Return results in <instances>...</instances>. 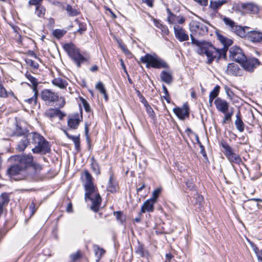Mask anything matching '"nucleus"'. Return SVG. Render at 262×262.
I'll return each mask as SVG.
<instances>
[{"instance_id":"obj_1","label":"nucleus","mask_w":262,"mask_h":262,"mask_svg":"<svg viewBox=\"0 0 262 262\" xmlns=\"http://www.w3.org/2000/svg\"><path fill=\"white\" fill-rule=\"evenodd\" d=\"M191 43L198 47L196 51L198 54L207 56V63L208 64H211L215 59L218 62L221 58H227L226 53L228 48H216L211 42L204 40H198L192 36Z\"/></svg>"},{"instance_id":"obj_2","label":"nucleus","mask_w":262,"mask_h":262,"mask_svg":"<svg viewBox=\"0 0 262 262\" xmlns=\"http://www.w3.org/2000/svg\"><path fill=\"white\" fill-rule=\"evenodd\" d=\"M11 159L30 175L33 177H29L30 179L37 181L39 178V173L37 169L36 165L33 161V157L31 155H16L11 157Z\"/></svg>"},{"instance_id":"obj_3","label":"nucleus","mask_w":262,"mask_h":262,"mask_svg":"<svg viewBox=\"0 0 262 262\" xmlns=\"http://www.w3.org/2000/svg\"><path fill=\"white\" fill-rule=\"evenodd\" d=\"M140 61L146 63L147 68H153L155 69H168L169 68L167 63L158 56L156 54L147 53L144 56H141Z\"/></svg>"},{"instance_id":"obj_4","label":"nucleus","mask_w":262,"mask_h":262,"mask_svg":"<svg viewBox=\"0 0 262 262\" xmlns=\"http://www.w3.org/2000/svg\"><path fill=\"white\" fill-rule=\"evenodd\" d=\"M42 136L37 133H29L23 137L18 143L16 149L21 152L23 151L28 146L32 148L37 143H39V140L42 139Z\"/></svg>"},{"instance_id":"obj_5","label":"nucleus","mask_w":262,"mask_h":262,"mask_svg":"<svg viewBox=\"0 0 262 262\" xmlns=\"http://www.w3.org/2000/svg\"><path fill=\"white\" fill-rule=\"evenodd\" d=\"M220 144L224 148V154L231 163L239 164L242 162L239 155L236 154L234 152V149H233L225 140H221Z\"/></svg>"},{"instance_id":"obj_6","label":"nucleus","mask_w":262,"mask_h":262,"mask_svg":"<svg viewBox=\"0 0 262 262\" xmlns=\"http://www.w3.org/2000/svg\"><path fill=\"white\" fill-rule=\"evenodd\" d=\"M8 173L11 177H17L15 178L17 180L28 179L31 180L29 177H33L30 173L24 171V170L17 164L16 163L7 170Z\"/></svg>"},{"instance_id":"obj_7","label":"nucleus","mask_w":262,"mask_h":262,"mask_svg":"<svg viewBox=\"0 0 262 262\" xmlns=\"http://www.w3.org/2000/svg\"><path fill=\"white\" fill-rule=\"evenodd\" d=\"M189 29L191 32V36L194 38V35L203 36L207 34L208 32V27L202 23L197 21H192L189 24Z\"/></svg>"},{"instance_id":"obj_8","label":"nucleus","mask_w":262,"mask_h":262,"mask_svg":"<svg viewBox=\"0 0 262 262\" xmlns=\"http://www.w3.org/2000/svg\"><path fill=\"white\" fill-rule=\"evenodd\" d=\"M84 176L85 178V183L84 185L85 191L84 197L89 198L90 194H92L97 191V188L94 185L92 176L88 170H85Z\"/></svg>"},{"instance_id":"obj_9","label":"nucleus","mask_w":262,"mask_h":262,"mask_svg":"<svg viewBox=\"0 0 262 262\" xmlns=\"http://www.w3.org/2000/svg\"><path fill=\"white\" fill-rule=\"evenodd\" d=\"M82 119V111L81 108L80 113L78 112L75 113L68 116L67 120L68 127L71 129H77Z\"/></svg>"},{"instance_id":"obj_10","label":"nucleus","mask_w":262,"mask_h":262,"mask_svg":"<svg viewBox=\"0 0 262 262\" xmlns=\"http://www.w3.org/2000/svg\"><path fill=\"white\" fill-rule=\"evenodd\" d=\"M42 138V139L39 140V143H37L36 145L32 148V151L34 154L46 155L50 152L51 147L49 142L47 141L43 136Z\"/></svg>"},{"instance_id":"obj_11","label":"nucleus","mask_w":262,"mask_h":262,"mask_svg":"<svg viewBox=\"0 0 262 262\" xmlns=\"http://www.w3.org/2000/svg\"><path fill=\"white\" fill-rule=\"evenodd\" d=\"M261 64L259 60L255 57H246V59L241 64L242 67L246 71L252 73Z\"/></svg>"},{"instance_id":"obj_12","label":"nucleus","mask_w":262,"mask_h":262,"mask_svg":"<svg viewBox=\"0 0 262 262\" xmlns=\"http://www.w3.org/2000/svg\"><path fill=\"white\" fill-rule=\"evenodd\" d=\"M229 57L233 61L240 64L246 59V56L245 55L241 48L237 46H233L229 50Z\"/></svg>"},{"instance_id":"obj_13","label":"nucleus","mask_w":262,"mask_h":262,"mask_svg":"<svg viewBox=\"0 0 262 262\" xmlns=\"http://www.w3.org/2000/svg\"><path fill=\"white\" fill-rule=\"evenodd\" d=\"M173 112L180 120H184L189 117L190 108L189 105L187 102H185L182 107L177 106L173 108Z\"/></svg>"},{"instance_id":"obj_14","label":"nucleus","mask_w":262,"mask_h":262,"mask_svg":"<svg viewBox=\"0 0 262 262\" xmlns=\"http://www.w3.org/2000/svg\"><path fill=\"white\" fill-rule=\"evenodd\" d=\"M176 38L180 41L183 42L189 40V36L186 31L181 26L176 25L173 27Z\"/></svg>"},{"instance_id":"obj_15","label":"nucleus","mask_w":262,"mask_h":262,"mask_svg":"<svg viewBox=\"0 0 262 262\" xmlns=\"http://www.w3.org/2000/svg\"><path fill=\"white\" fill-rule=\"evenodd\" d=\"M41 97L43 100L48 102H55L58 99V95L50 90L45 89L41 91Z\"/></svg>"},{"instance_id":"obj_16","label":"nucleus","mask_w":262,"mask_h":262,"mask_svg":"<svg viewBox=\"0 0 262 262\" xmlns=\"http://www.w3.org/2000/svg\"><path fill=\"white\" fill-rule=\"evenodd\" d=\"M62 48L72 59L80 52L79 49L77 48L73 42L66 43L63 45Z\"/></svg>"},{"instance_id":"obj_17","label":"nucleus","mask_w":262,"mask_h":262,"mask_svg":"<svg viewBox=\"0 0 262 262\" xmlns=\"http://www.w3.org/2000/svg\"><path fill=\"white\" fill-rule=\"evenodd\" d=\"M214 103L218 111L222 113H225L228 112L229 103L226 100L217 97L215 99Z\"/></svg>"},{"instance_id":"obj_18","label":"nucleus","mask_w":262,"mask_h":262,"mask_svg":"<svg viewBox=\"0 0 262 262\" xmlns=\"http://www.w3.org/2000/svg\"><path fill=\"white\" fill-rule=\"evenodd\" d=\"M92 194L89 195V198H85V200L87 199L91 200L92 202V205L91 207V209L95 212L99 211L100 204L101 203L102 199L99 193H97L94 198L91 197Z\"/></svg>"},{"instance_id":"obj_19","label":"nucleus","mask_w":262,"mask_h":262,"mask_svg":"<svg viewBox=\"0 0 262 262\" xmlns=\"http://www.w3.org/2000/svg\"><path fill=\"white\" fill-rule=\"evenodd\" d=\"M118 188V184L114 177V173L111 172L110 173V177L107 185V191L114 193L117 191V189Z\"/></svg>"},{"instance_id":"obj_20","label":"nucleus","mask_w":262,"mask_h":262,"mask_svg":"<svg viewBox=\"0 0 262 262\" xmlns=\"http://www.w3.org/2000/svg\"><path fill=\"white\" fill-rule=\"evenodd\" d=\"M245 14L247 13L256 14L259 12V7L253 3H244L243 6Z\"/></svg>"},{"instance_id":"obj_21","label":"nucleus","mask_w":262,"mask_h":262,"mask_svg":"<svg viewBox=\"0 0 262 262\" xmlns=\"http://www.w3.org/2000/svg\"><path fill=\"white\" fill-rule=\"evenodd\" d=\"M247 37L253 42H260L262 41V33L255 30L249 31Z\"/></svg>"},{"instance_id":"obj_22","label":"nucleus","mask_w":262,"mask_h":262,"mask_svg":"<svg viewBox=\"0 0 262 262\" xmlns=\"http://www.w3.org/2000/svg\"><path fill=\"white\" fill-rule=\"evenodd\" d=\"M155 204L156 202L150 199L146 200L141 207L140 214L145 213L146 211L149 212H153Z\"/></svg>"},{"instance_id":"obj_23","label":"nucleus","mask_w":262,"mask_h":262,"mask_svg":"<svg viewBox=\"0 0 262 262\" xmlns=\"http://www.w3.org/2000/svg\"><path fill=\"white\" fill-rule=\"evenodd\" d=\"M10 201L9 195L6 192L2 193L0 195V217L3 214L4 208Z\"/></svg>"},{"instance_id":"obj_24","label":"nucleus","mask_w":262,"mask_h":262,"mask_svg":"<svg viewBox=\"0 0 262 262\" xmlns=\"http://www.w3.org/2000/svg\"><path fill=\"white\" fill-rule=\"evenodd\" d=\"M227 71L228 74L236 76H241L242 75V71L239 66L234 63H229Z\"/></svg>"},{"instance_id":"obj_25","label":"nucleus","mask_w":262,"mask_h":262,"mask_svg":"<svg viewBox=\"0 0 262 262\" xmlns=\"http://www.w3.org/2000/svg\"><path fill=\"white\" fill-rule=\"evenodd\" d=\"M249 29V28L248 27H243L241 26L236 25L234 28H233L232 31L234 32L239 37L243 38L247 36Z\"/></svg>"},{"instance_id":"obj_26","label":"nucleus","mask_w":262,"mask_h":262,"mask_svg":"<svg viewBox=\"0 0 262 262\" xmlns=\"http://www.w3.org/2000/svg\"><path fill=\"white\" fill-rule=\"evenodd\" d=\"M135 252L142 257H146L147 258L149 255L148 250L144 248L143 244L139 241H138V246L135 248Z\"/></svg>"},{"instance_id":"obj_27","label":"nucleus","mask_w":262,"mask_h":262,"mask_svg":"<svg viewBox=\"0 0 262 262\" xmlns=\"http://www.w3.org/2000/svg\"><path fill=\"white\" fill-rule=\"evenodd\" d=\"M160 77L162 81L168 84H170L173 80L171 72L162 71L160 73Z\"/></svg>"},{"instance_id":"obj_28","label":"nucleus","mask_w":262,"mask_h":262,"mask_svg":"<svg viewBox=\"0 0 262 262\" xmlns=\"http://www.w3.org/2000/svg\"><path fill=\"white\" fill-rule=\"evenodd\" d=\"M235 125L236 127V129L239 132H243L244 130L245 124L242 119L241 114L239 111H238V112L236 115Z\"/></svg>"},{"instance_id":"obj_29","label":"nucleus","mask_w":262,"mask_h":262,"mask_svg":"<svg viewBox=\"0 0 262 262\" xmlns=\"http://www.w3.org/2000/svg\"><path fill=\"white\" fill-rule=\"evenodd\" d=\"M34 94L33 95L28 99L24 100V102L28 104L30 106L34 107L37 103L38 91H33Z\"/></svg>"},{"instance_id":"obj_30","label":"nucleus","mask_w":262,"mask_h":262,"mask_svg":"<svg viewBox=\"0 0 262 262\" xmlns=\"http://www.w3.org/2000/svg\"><path fill=\"white\" fill-rule=\"evenodd\" d=\"M89 59V56L84 57L79 52L72 60L75 62L78 68H80L81 64L86 62Z\"/></svg>"},{"instance_id":"obj_31","label":"nucleus","mask_w":262,"mask_h":262,"mask_svg":"<svg viewBox=\"0 0 262 262\" xmlns=\"http://www.w3.org/2000/svg\"><path fill=\"white\" fill-rule=\"evenodd\" d=\"M93 248L95 252V255L96 257V261L99 262L103 255L105 254V250L97 245H94L93 246Z\"/></svg>"},{"instance_id":"obj_32","label":"nucleus","mask_w":262,"mask_h":262,"mask_svg":"<svg viewBox=\"0 0 262 262\" xmlns=\"http://www.w3.org/2000/svg\"><path fill=\"white\" fill-rule=\"evenodd\" d=\"M216 35L217 39L223 45L224 48H228L232 44L233 41L231 39H228L219 33H217Z\"/></svg>"},{"instance_id":"obj_33","label":"nucleus","mask_w":262,"mask_h":262,"mask_svg":"<svg viewBox=\"0 0 262 262\" xmlns=\"http://www.w3.org/2000/svg\"><path fill=\"white\" fill-rule=\"evenodd\" d=\"M227 3V0H217V1L211 0L210 2L209 7L214 11L216 10L220 7H221L223 5L226 4Z\"/></svg>"},{"instance_id":"obj_34","label":"nucleus","mask_w":262,"mask_h":262,"mask_svg":"<svg viewBox=\"0 0 262 262\" xmlns=\"http://www.w3.org/2000/svg\"><path fill=\"white\" fill-rule=\"evenodd\" d=\"M63 8L66 10L68 15L70 17L76 16L80 14V11L70 5V4L67 5L66 7H63Z\"/></svg>"},{"instance_id":"obj_35","label":"nucleus","mask_w":262,"mask_h":262,"mask_svg":"<svg viewBox=\"0 0 262 262\" xmlns=\"http://www.w3.org/2000/svg\"><path fill=\"white\" fill-rule=\"evenodd\" d=\"M26 77L29 80V81L32 83V89L33 91H38L37 89V86L38 85V80L32 76L30 73L27 72L25 74Z\"/></svg>"},{"instance_id":"obj_36","label":"nucleus","mask_w":262,"mask_h":262,"mask_svg":"<svg viewBox=\"0 0 262 262\" xmlns=\"http://www.w3.org/2000/svg\"><path fill=\"white\" fill-rule=\"evenodd\" d=\"M53 85L60 88L64 89L68 85V83L66 80L61 79V78H56L52 80Z\"/></svg>"},{"instance_id":"obj_37","label":"nucleus","mask_w":262,"mask_h":262,"mask_svg":"<svg viewBox=\"0 0 262 262\" xmlns=\"http://www.w3.org/2000/svg\"><path fill=\"white\" fill-rule=\"evenodd\" d=\"M91 168L93 172L96 174L99 175L100 174V169L99 165L97 162V161L95 159L94 157H92L91 158Z\"/></svg>"},{"instance_id":"obj_38","label":"nucleus","mask_w":262,"mask_h":262,"mask_svg":"<svg viewBox=\"0 0 262 262\" xmlns=\"http://www.w3.org/2000/svg\"><path fill=\"white\" fill-rule=\"evenodd\" d=\"M28 133H29V131L26 128H22L20 126L18 125H16V129L13 133L14 135L16 136H25Z\"/></svg>"},{"instance_id":"obj_39","label":"nucleus","mask_w":262,"mask_h":262,"mask_svg":"<svg viewBox=\"0 0 262 262\" xmlns=\"http://www.w3.org/2000/svg\"><path fill=\"white\" fill-rule=\"evenodd\" d=\"M67 32V30L63 29H55L53 31L52 34L56 39H59L62 38Z\"/></svg>"},{"instance_id":"obj_40","label":"nucleus","mask_w":262,"mask_h":262,"mask_svg":"<svg viewBox=\"0 0 262 262\" xmlns=\"http://www.w3.org/2000/svg\"><path fill=\"white\" fill-rule=\"evenodd\" d=\"M244 6L243 3H238L234 4L233 5L232 9L236 13H240L242 15H245V12L243 9V6Z\"/></svg>"},{"instance_id":"obj_41","label":"nucleus","mask_w":262,"mask_h":262,"mask_svg":"<svg viewBox=\"0 0 262 262\" xmlns=\"http://www.w3.org/2000/svg\"><path fill=\"white\" fill-rule=\"evenodd\" d=\"M46 11L45 7L41 4L36 7L35 13L38 17L41 18L43 17L46 13Z\"/></svg>"},{"instance_id":"obj_42","label":"nucleus","mask_w":262,"mask_h":262,"mask_svg":"<svg viewBox=\"0 0 262 262\" xmlns=\"http://www.w3.org/2000/svg\"><path fill=\"white\" fill-rule=\"evenodd\" d=\"M58 108H50L46 111L45 115L48 118L53 119L56 117Z\"/></svg>"},{"instance_id":"obj_43","label":"nucleus","mask_w":262,"mask_h":262,"mask_svg":"<svg viewBox=\"0 0 262 262\" xmlns=\"http://www.w3.org/2000/svg\"><path fill=\"white\" fill-rule=\"evenodd\" d=\"M119 47L121 48L122 51L127 55H132L131 52L128 50L126 46L123 43L121 39H117L116 40Z\"/></svg>"},{"instance_id":"obj_44","label":"nucleus","mask_w":262,"mask_h":262,"mask_svg":"<svg viewBox=\"0 0 262 262\" xmlns=\"http://www.w3.org/2000/svg\"><path fill=\"white\" fill-rule=\"evenodd\" d=\"M195 138L196 140L197 141V143L199 144L200 148H201L200 152L202 154V156L204 158L205 160H206L207 161H208V159L207 156V154L205 150L204 146L202 144L201 142H200L199 140V138L198 135H195Z\"/></svg>"},{"instance_id":"obj_45","label":"nucleus","mask_w":262,"mask_h":262,"mask_svg":"<svg viewBox=\"0 0 262 262\" xmlns=\"http://www.w3.org/2000/svg\"><path fill=\"white\" fill-rule=\"evenodd\" d=\"M75 21L79 25V29L77 30L76 32L79 33L80 34H82L86 30V25L84 23H80L78 19H76Z\"/></svg>"},{"instance_id":"obj_46","label":"nucleus","mask_w":262,"mask_h":262,"mask_svg":"<svg viewBox=\"0 0 262 262\" xmlns=\"http://www.w3.org/2000/svg\"><path fill=\"white\" fill-rule=\"evenodd\" d=\"M220 90V86L218 85H216L213 90L210 93L209 97L211 98L216 99L217 98V96L219 95Z\"/></svg>"},{"instance_id":"obj_47","label":"nucleus","mask_w":262,"mask_h":262,"mask_svg":"<svg viewBox=\"0 0 262 262\" xmlns=\"http://www.w3.org/2000/svg\"><path fill=\"white\" fill-rule=\"evenodd\" d=\"M223 21L226 25L230 27L231 30L236 26L235 22L229 17H225L223 18Z\"/></svg>"},{"instance_id":"obj_48","label":"nucleus","mask_w":262,"mask_h":262,"mask_svg":"<svg viewBox=\"0 0 262 262\" xmlns=\"http://www.w3.org/2000/svg\"><path fill=\"white\" fill-rule=\"evenodd\" d=\"M233 112L231 111L230 112H228L224 113V117L223 120H222V124H225L227 123V121H229L231 120L232 116L233 115Z\"/></svg>"},{"instance_id":"obj_49","label":"nucleus","mask_w":262,"mask_h":262,"mask_svg":"<svg viewBox=\"0 0 262 262\" xmlns=\"http://www.w3.org/2000/svg\"><path fill=\"white\" fill-rule=\"evenodd\" d=\"M162 89L165 94V95L163 96V98L165 99L167 103H170L171 100L170 95L167 89L166 88V86L164 84L162 85Z\"/></svg>"},{"instance_id":"obj_50","label":"nucleus","mask_w":262,"mask_h":262,"mask_svg":"<svg viewBox=\"0 0 262 262\" xmlns=\"http://www.w3.org/2000/svg\"><path fill=\"white\" fill-rule=\"evenodd\" d=\"M161 191V188H157L154 190L152 193V196L151 198H150V199L152 200L153 201L156 203L157 201V199L158 198Z\"/></svg>"},{"instance_id":"obj_51","label":"nucleus","mask_w":262,"mask_h":262,"mask_svg":"<svg viewBox=\"0 0 262 262\" xmlns=\"http://www.w3.org/2000/svg\"><path fill=\"white\" fill-rule=\"evenodd\" d=\"M114 215L116 216L117 220L120 221L121 224L125 221V219H123V213L121 211L114 212Z\"/></svg>"},{"instance_id":"obj_52","label":"nucleus","mask_w":262,"mask_h":262,"mask_svg":"<svg viewBox=\"0 0 262 262\" xmlns=\"http://www.w3.org/2000/svg\"><path fill=\"white\" fill-rule=\"evenodd\" d=\"M81 102L82 103L83 107L86 112H89L91 111L90 106L87 101L82 97H80Z\"/></svg>"},{"instance_id":"obj_53","label":"nucleus","mask_w":262,"mask_h":262,"mask_svg":"<svg viewBox=\"0 0 262 262\" xmlns=\"http://www.w3.org/2000/svg\"><path fill=\"white\" fill-rule=\"evenodd\" d=\"M195 205L199 206V207H201L204 202V198L202 195H198L195 198Z\"/></svg>"},{"instance_id":"obj_54","label":"nucleus","mask_w":262,"mask_h":262,"mask_svg":"<svg viewBox=\"0 0 262 262\" xmlns=\"http://www.w3.org/2000/svg\"><path fill=\"white\" fill-rule=\"evenodd\" d=\"M146 110L148 114L149 115V117L152 119H156V114L155 113V112L154 111L153 109L151 108V107L150 105H148V106H146Z\"/></svg>"},{"instance_id":"obj_55","label":"nucleus","mask_w":262,"mask_h":262,"mask_svg":"<svg viewBox=\"0 0 262 262\" xmlns=\"http://www.w3.org/2000/svg\"><path fill=\"white\" fill-rule=\"evenodd\" d=\"M0 97L2 98H7L8 97V93L4 87V86L0 83Z\"/></svg>"},{"instance_id":"obj_56","label":"nucleus","mask_w":262,"mask_h":262,"mask_svg":"<svg viewBox=\"0 0 262 262\" xmlns=\"http://www.w3.org/2000/svg\"><path fill=\"white\" fill-rule=\"evenodd\" d=\"M172 16L170 15L167 16V20L171 24L175 23L176 22V19L180 17V16H177L173 13H172Z\"/></svg>"},{"instance_id":"obj_57","label":"nucleus","mask_w":262,"mask_h":262,"mask_svg":"<svg viewBox=\"0 0 262 262\" xmlns=\"http://www.w3.org/2000/svg\"><path fill=\"white\" fill-rule=\"evenodd\" d=\"M95 87L97 90L99 91L100 93H101L102 94L103 93H105V92H106V90L103 85V84L101 81L98 82L96 85Z\"/></svg>"},{"instance_id":"obj_58","label":"nucleus","mask_w":262,"mask_h":262,"mask_svg":"<svg viewBox=\"0 0 262 262\" xmlns=\"http://www.w3.org/2000/svg\"><path fill=\"white\" fill-rule=\"evenodd\" d=\"M70 257L72 260V261H76V260L80 258V253L79 251H77L76 253L71 254Z\"/></svg>"},{"instance_id":"obj_59","label":"nucleus","mask_w":262,"mask_h":262,"mask_svg":"<svg viewBox=\"0 0 262 262\" xmlns=\"http://www.w3.org/2000/svg\"><path fill=\"white\" fill-rule=\"evenodd\" d=\"M26 62L28 64L30 65V66L32 67L35 69H37L39 67V64L37 63L34 62L33 60L30 59H28L26 60Z\"/></svg>"},{"instance_id":"obj_60","label":"nucleus","mask_w":262,"mask_h":262,"mask_svg":"<svg viewBox=\"0 0 262 262\" xmlns=\"http://www.w3.org/2000/svg\"><path fill=\"white\" fill-rule=\"evenodd\" d=\"M43 0H29L28 2L29 5L35 6V7H37L41 5Z\"/></svg>"},{"instance_id":"obj_61","label":"nucleus","mask_w":262,"mask_h":262,"mask_svg":"<svg viewBox=\"0 0 262 262\" xmlns=\"http://www.w3.org/2000/svg\"><path fill=\"white\" fill-rule=\"evenodd\" d=\"M84 132H85V136L86 137V141L88 142V143L90 144V137L89 135V127H88V125L87 123H86L84 125ZM89 147H90V145H89Z\"/></svg>"},{"instance_id":"obj_62","label":"nucleus","mask_w":262,"mask_h":262,"mask_svg":"<svg viewBox=\"0 0 262 262\" xmlns=\"http://www.w3.org/2000/svg\"><path fill=\"white\" fill-rule=\"evenodd\" d=\"M186 185L190 190H192L194 189L195 185L191 180H187L186 182Z\"/></svg>"},{"instance_id":"obj_63","label":"nucleus","mask_w":262,"mask_h":262,"mask_svg":"<svg viewBox=\"0 0 262 262\" xmlns=\"http://www.w3.org/2000/svg\"><path fill=\"white\" fill-rule=\"evenodd\" d=\"M249 244H250L252 250L254 251V252L255 253V254L256 255H257V254L259 253V252L258 247L252 242L249 241Z\"/></svg>"},{"instance_id":"obj_64","label":"nucleus","mask_w":262,"mask_h":262,"mask_svg":"<svg viewBox=\"0 0 262 262\" xmlns=\"http://www.w3.org/2000/svg\"><path fill=\"white\" fill-rule=\"evenodd\" d=\"M66 116V114L62 112L59 109L57 110V116L56 117H58L60 120H62L63 118Z\"/></svg>"}]
</instances>
